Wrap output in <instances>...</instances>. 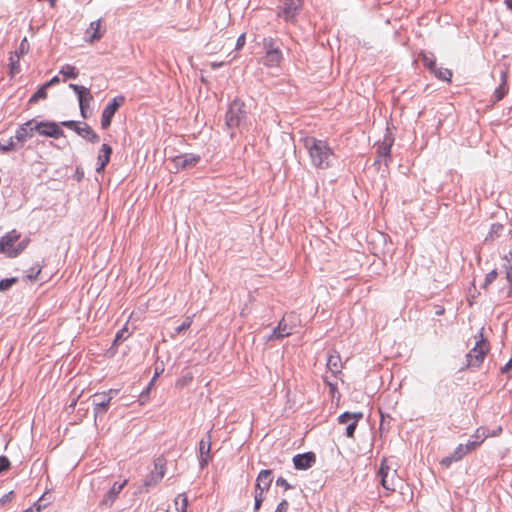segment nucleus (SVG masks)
I'll return each mask as SVG.
<instances>
[{
	"instance_id": "1",
	"label": "nucleus",
	"mask_w": 512,
	"mask_h": 512,
	"mask_svg": "<svg viewBox=\"0 0 512 512\" xmlns=\"http://www.w3.org/2000/svg\"><path fill=\"white\" fill-rule=\"evenodd\" d=\"M34 132L55 139L63 135V130H16L14 136H7L2 132L0 134V151L7 153L22 148L25 142L34 136Z\"/></svg>"
},
{
	"instance_id": "2",
	"label": "nucleus",
	"mask_w": 512,
	"mask_h": 512,
	"mask_svg": "<svg viewBox=\"0 0 512 512\" xmlns=\"http://www.w3.org/2000/svg\"><path fill=\"white\" fill-rule=\"evenodd\" d=\"M305 146L309 151L311 160L316 167L326 168L329 166V159L331 157V149L325 141L315 138H307Z\"/></svg>"
},
{
	"instance_id": "3",
	"label": "nucleus",
	"mask_w": 512,
	"mask_h": 512,
	"mask_svg": "<svg viewBox=\"0 0 512 512\" xmlns=\"http://www.w3.org/2000/svg\"><path fill=\"white\" fill-rule=\"evenodd\" d=\"M20 237L21 234L16 230H12L4 235L0 239V253H4L10 258L17 257L29 243V238H25L20 241L17 246H14Z\"/></svg>"
},
{
	"instance_id": "4",
	"label": "nucleus",
	"mask_w": 512,
	"mask_h": 512,
	"mask_svg": "<svg viewBox=\"0 0 512 512\" xmlns=\"http://www.w3.org/2000/svg\"><path fill=\"white\" fill-rule=\"evenodd\" d=\"M378 476L380 477V482L384 489L391 492L396 490L400 478L397 475V469L388 459L384 458L382 460L378 470Z\"/></svg>"
},
{
	"instance_id": "5",
	"label": "nucleus",
	"mask_w": 512,
	"mask_h": 512,
	"mask_svg": "<svg viewBox=\"0 0 512 512\" xmlns=\"http://www.w3.org/2000/svg\"><path fill=\"white\" fill-rule=\"evenodd\" d=\"M247 111L245 104L240 99H235L229 106L226 113V125L228 128H235L247 124Z\"/></svg>"
},
{
	"instance_id": "6",
	"label": "nucleus",
	"mask_w": 512,
	"mask_h": 512,
	"mask_svg": "<svg viewBox=\"0 0 512 512\" xmlns=\"http://www.w3.org/2000/svg\"><path fill=\"white\" fill-rule=\"evenodd\" d=\"M273 481V475L271 470H261L257 476L256 484H255V511L259 510L263 501H264V493L269 490L271 483Z\"/></svg>"
},
{
	"instance_id": "7",
	"label": "nucleus",
	"mask_w": 512,
	"mask_h": 512,
	"mask_svg": "<svg viewBox=\"0 0 512 512\" xmlns=\"http://www.w3.org/2000/svg\"><path fill=\"white\" fill-rule=\"evenodd\" d=\"M263 46L265 49L263 64L269 68L279 67L282 62L283 55L279 47L276 45L275 40L271 37L264 38Z\"/></svg>"
},
{
	"instance_id": "8",
	"label": "nucleus",
	"mask_w": 512,
	"mask_h": 512,
	"mask_svg": "<svg viewBox=\"0 0 512 512\" xmlns=\"http://www.w3.org/2000/svg\"><path fill=\"white\" fill-rule=\"evenodd\" d=\"M488 351L489 346L487 342L483 338H481L476 342L475 346L466 355L467 363L460 370L462 371L470 367H479L483 363Z\"/></svg>"
},
{
	"instance_id": "9",
	"label": "nucleus",
	"mask_w": 512,
	"mask_h": 512,
	"mask_svg": "<svg viewBox=\"0 0 512 512\" xmlns=\"http://www.w3.org/2000/svg\"><path fill=\"white\" fill-rule=\"evenodd\" d=\"M302 6V0H282L278 15L286 21L294 19Z\"/></svg>"
},
{
	"instance_id": "10",
	"label": "nucleus",
	"mask_w": 512,
	"mask_h": 512,
	"mask_svg": "<svg viewBox=\"0 0 512 512\" xmlns=\"http://www.w3.org/2000/svg\"><path fill=\"white\" fill-rule=\"evenodd\" d=\"M165 475V460L163 458H157L154 462V470L145 479L144 486L149 488L156 486Z\"/></svg>"
},
{
	"instance_id": "11",
	"label": "nucleus",
	"mask_w": 512,
	"mask_h": 512,
	"mask_svg": "<svg viewBox=\"0 0 512 512\" xmlns=\"http://www.w3.org/2000/svg\"><path fill=\"white\" fill-rule=\"evenodd\" d=\"M125 98L123 96H117L105 107L102 113L101 125L103 128L108 127L111 124V119L117 109L124 103Z\"/></svg>"
},
{
	"instance_id": "12",
	"label": "nucleus",
	"mask_w": 512,
	"mask_h": 512,
	"mask_svg": "<svg viewBox=\"0 0 512 512\" xmlns=\"http://www.w3.org/2000/svg\"><path fill=\"white\" fill-rule=\"evenodd\" d=\"M115 391L109 390V392L96 393L92 396V403L94 405L95 415L105 412L112 400V393Z\"/></svg>"
},
{
	"instance_id": "13",
	"label": "nucleus",
	"mask_w": 512,
	"mask_h": 512,
	"mask_svg": "<svg viewBox=\"0 0 512 512\" xmlns=\"http://www.w3.org/2000/svg\"><path fill=\"white\" fill-rule=\"evenodd\" d=\"M363 418L362 412H344L338 417V421L341 424H346V419H352V422L349 423L346 427V436L349 438L354 437V432L357 427V423Z\"/></svg>"
},
{
	"instance_id": "14",
	"label": "nucleus",
	"mask_w": 512,
	"mask_h": 512,
	"mask_svg": "<svg viewBox=\"0 0 512 512\" xmlns=\"http://www.w3.org/2000/svg\"><path fill=\"white\" fill-rule=\"evenodd\" d=\"M211 450V431L206 434V439L203 438L199 442V465L203 469L206 467L210 460Z\"/></svg>"
},
{
	"instance_id": "15",
	"label": "nucleus",
	"mask_w": 512,
	"mask_h": 512,
	"mask_svg": "<svg viewBox=\"0 0 512 512\" xmlns=\"http://www.w3.org/2000/svg\"><path fill=\"white\" fill-rule=\"evenodd\" d=\"M127 481H123L122 483L115 482L111 489L104 495L103 499L100 501L99 505L101 508L107 509L110 508L116 498L118 497L121 490L126 485Z\"/></svg>"
},
{
	"instance_id": "16",
	"label": "nucleus",
	"mask_w": 512,
	"mask_h": 512,
	"mask_svg": "<svg viewBox=\"0 0 512 512\" xmlns=\"http://www.w3.org/2000/svg\"><path fill=\"white\" fill-rule=\"evenodd\" d=\"M316 462V455L313 452L297 454L293 457L294 467L298 470H305L312 467Z\"/></svg>"
},
{
	"instance_id": "17",
	"label": "nucleus",
	"mask_w": 512,
	"mask_h": 512,
	"mask_svg": "<svg viewBox=\"0 0 512 512\" xmlns=\"http://www.w3.org/2000/svg\"><path fill=\"white\" fill-rule=\"evenodd\" d=\"M105 28L102 25V20H96L91 22L90 26L86 30V40L89 43H93L95 41H98L102 38L104 35Z\"/></svg>"
},
{
	"instance_id": "18",
	"label": "nucleus",
	"mask_w": 512,
	"mask_h": 512,
	"mask_svg": "<svg viewBox=\"0 0 512 512\" xmlns=\"http://www.w3.org/2000/svg\"><path fill=\"white\" fill-rule=\"evenodd\" d=\"M70 87L77 94L81 111L84 114L85 108L89 105L90 101L92 100V95L89 89L77 84H70Z\"/></svg>"
},
{
	"instance_id": "19",
	"label": "nucleus",
	"mask_w": 512,
	"mask_h": 512,
	"mask_svg": "<svg viewBox=\"0 0 512 512\" xmlns=\"http://www.w3.org/2000/svg\"><path fill=\"white\" fill-rule=\"evenodd\" d=\"M200 156L195 154H184L173 158V162L177 168L187 169L197 165Z\"/></svg>"
},
{
	"instance_id": "20",
	"label": "nucleus",
	"mask_w": 512,
	"mask_h": 512,
	"mask_svg": "<svg viewBox=\"0 0 512 512\" xmlns=\"http://www.w3.org/2000/svg\"><path fill=\"white\" fill-rule=\"evenodd\" d=\"M292 334V326L287 323V318L283 317L279 322L278 326L273 329L272 334L268 337V340L282 339Z\"/></svg>"
},
{
	"instance_id": "21",
	"label": "nucleus",
	"mask_w": 512,
	"mask_h": 512,
	"mask_svg": "<svg viewBox=\"0 0 512 512\" xmlns=\"http://www.w3.org/2000/svg\"><path fill=\"white\" fill-rule=\"evenodd\" d=\"M394 142V137L390 133L389 130H387L386 134L384 135V138L382 141H379L377 145V154L380 157H389L390 155V149Z\"/></svg>"
},
{
	"instance_id": "22",
	"label": "nucleus",
	"mask_w": 512,
	"mask_h": 512,
	"mask_svg": "<svg viewBox=\"0 0 512 512\" xmlns=\"http://www.w3.org/2000/svg\"><path fill=\"white\" fill-rule=\"evenodd\" d=\"M327 368L333 375L341 373L342 362L340 355L337 351L333 350L329 352L327 359Z\"/></svg>"
},
{
	"instance_id": "23",
	"label": "nucleus",
	"mask_w": 512,
	"mask_h": 512,
	"mask_svg": "<svg viewBox=\"0 0 512 512\" xmlns=\"http://www.w3.org/2000/svg\"><path fill=\"white\" fill-rule=\"evenodd\" d=\"M112 153V149L108 144H103L100 150V154L98 156V166L96 171L98 173L102 172L110 160V156Z\"/></svg>"
},
{
	"instance_id": "24",
	"label": "nucleus",
	"mask_w": 512,
	"mask_h": 512,
	"mask_svg": "<svg viewBox=\"0 0 512 512\" xmlns=\"http://www.w3.org/2000/svg\"><path fill=\"white\" fill-rule=\"evenodd\" d=\"M466 454L467 450H465L464 444H460L450 456L442 459L441 464L449 466L452 462L461 460Z\"/></svg>"
},
{
	"instance_id": "25",
	"label": "nucleus",
	"mask_w": 512,
	"mask_h": 512,
	"mask_svg": "<svg viewBox=\"0 0 512 512\" xmlns=\"http://www.w3.org/2000/svg\"><path fill=\"white\" fill-rule=\"evenodd\" d=\"M225 43H226V38L224 37V35H222L219 39L211 40L207 44V47L209 49V54L213 55V54H217V53L221 52L225 46Z\"/></svg>"
},
{
	"instance_id": "26",
	"label": "nucleus",
	"mask_w": 512,
	"mask_h": 512,
	"mask_svg": "<svg viewBox=\"0 0 512 512\" xmlns=\"http://www.w3.org/2000/svg\"><path fill=\"white\" fill-rule=\"evenodd\" d=\"M9 67L11 77L20 72V55L18 52H12L9 57Z\"/></svg>"
},
{
	"instance_id": "27",
	"label": "nucleus",
	"mask_w": 512,
	"mask_h": 512,
	"mask_svg": "<svg viewBox=\"0 0 512 512\" xmlns=\"http://www.w3.org/2000/svg\"><path fill=\"white\" fill-rule=\"evenodd\" d=\"M505 259L509 262L508 265H505V270L508 285L507 297H510L512 295V252L509 254V258L506 256Z\"/></svg>"
},
{
	"instance_id": "28",
	"label": "nucleus",
	"mask_w": 512,
	"mask_h": 512,
	"mask_svg": "<svg viewBox=\"0 0 512 512\" xmlns=\"http://www.w3.org/2000/svg\"><path fill=\"white\" fill-rule=\"evenodd\" d=\"M435 77L442 81L451 82L452 78V71L448 68L443 67H437L435 68V71L431 72Z\"/></svg>"
},
{
	"instance_id": "29",
	"label": "nucleus",
	"mask_w": 512,
	"mask_h": 512,
	"mask_svg": "<svg viewBox=\"0 0 512 512\" xmlns=\"http://www.w3.org/2000/svg\"><path fill=\"white\" fill-rule=\"evenodd\" d=\"M421 62L425 68H427L430 72L435 71L436 68V59L433 54H422Z\"/></svg>"
},
{
	"instance_id": "30",
	"label": "nucleus",
	"mask_w": 512,
	"mask_h": 512,
	"mask_svg": "<svg viewBox=\"0 0 512 512\" xmlns=\"http://www.w3.org/2000/svg\"><path fill=\"white\" fill-rule=\"evenodd\" d=\"M193 318H194V315L187 316L185 318V320L182 322V324L177 326L174 329V333L171 334V337L174 338L176 335L181 334V333L185 332L186 330H188L193 323Z\"/></svg>"
},
{
	"instance_id": "31",
	"label": "nucleus",
	"mask_w": 512,
	"mask_h": 512,
	"mask_svg": "<svg viewBox=\"0 0 512 512\" xmlns=\"http://www.w3.org/2000/svg\"><path fill=\"white\" fill-rule=\"evenodd\" d=\"M47 89L48 87H45V84H43L29 99L30 104H35L39 100L46 99L47 97Z\"/></svg>"
},
{
	"instance_id": "32",
	"label": "nucleus",
	"mask_w": 512,
	"mask_h": 512,
	"mask_svg": "<svg viewBox=\"0 0 512 512\" xmlns=\"http://www.w3.org/2000/svg\"><path fill=\"white\" fill-rule=\"evenodd\" d=\"M503 230V225L499 223H494L491 225L490 231L485 238V241H493L495 237H498Z\"/></svg>"
},
{
	"instance_id": "33",
	"label": "nucleus",
	"mask_w": 512,
	"mask_h": 512,
	"mask_svg": "<svg viewBox=\"0 0 512 512\" xmlns=\"http://www.w3.org/2000/svg\"><path fill=\"white\" fill-rule=\"evenodd\" d=\"M60 73L68 79H75L78 76V71L75 66L65 65L61 68Z\"/></svg>"
},
{
	"instance_id": "34",
	"label": "nucleus",
	"mask_w": 512,
	"mask_h": 512,
	"mask_svg": "<svg viewBox=\"0 0 512 512\" xmlns=\"http://www.w3.org/2000/svg\"><path fill=\"white\" fill-rule=\"evenodd\" d=\"M75 131L82 137L87 138L92 142L99 141V136L95 133L94 130H75Z\"/></svg>"
},
{
	"instance_id": "35",
	"label": "nucleus",
	"mask_w": 512,
	"mask_h": 512,
	"mask_svg": "<svg viewBox=\"0 0 512 512\" xmlns=\"http://www.w3.org/2000/svg\"><path fill=\"white\" fill-rule=\"evenodd\" d=\"M18 281L16 277L7 278L0 280V291L4 292L9 290L13 284H15Z\"/></svg>"
},
{
	"instance_id": "36",
	"label": "nucleus",
	"mask_w": 512,
	"mask_h": 512,
	"mask_svg": "<svg viewBox=\"0 0 512 512\" xmlns=\"http://www.w3.org/2000/svg\"><path fill=\"white\" fill-rule=\"evenodd\" d=\"M489 436L487 429L485 427H480L475 431V434L472 436L477 441H481V443Z\"/></svg>"
},
{
	"instance_id": "37",
	"label": "nucleus",
	"mask_w": 512,
	"mask_h": 512,
	"mask_svg": "<svg viewBox=\"0 0 512 512\" xmlns=\"http://www.w3.org/2000/svg\"><path fill=\"white\" fill-rule=\"evenodd\" d=\"M507 86L505 80H503L502 84L495 90V98L497 101L501 100L504 95L507 93Z\"/></svg>"
},
{
	"instance_id": "38",
	"label": "nucleus",
	"mask_w": 512,
	"mask_h": 512,
	"mask_svg": "<svg viewBox=\"0 0 512 512\" xmlns=\"http://www.w3.org/2000/svg\"><path fill=\"white\" fill-rule=\"evenodd\" d=\"M497 275L498 274L496 270L490 271L485 277V281L482 285V288L486 289L492 282L496 280Z\"/></svg>"
},
{
	"instance_id": "39",
	"label": "nucleus",
	"mask_w": 512,
	"mask_h": 512,
	"mask_svg": "<svg viewBox=\"0 0 512 512\" xmlns=\"http://www.w3.org/2000/svg\"><path fill=\"white\" fill-rule=\"evenodd\" d=\"M28 51H29V43H28L27 39H26V38H24V39L21 41V43H20V45H19V48H18V50H17L16 52H18V54H19V55H20V57H21L22 55H24V54L28 53Z\"/></svg>"
},
{
	"instance_id": "40",
	"label": "nucleus",
	"mask_w": 512,
	"mask_h": 512,
	"mask_svg": "<svg viewBox=\"0 0 512 512\" xmlns=\"http://www.w3.org/2000/svg\"><path fill=\"white\" fill-rule=\"evenodd\" d=\"M40 272H41V267H39V266L32 267L31 270L27 273L26 277L29 280H36L38 275L40 274Z\"/></svg>"
},
{
	"instance_id": "41",
	"label": "nucleus",
	"mask_w": 512,
	"mask_h": 512,
	"mask_svg": "<svg viewBox=\"0 0 512 512\" xmlns=\"http://www.w3.org/2000/svg\"><path fill=\"white\" fill-rule=\"evenodd\" d=\"M481 445V441H477L476 439L473 440V441H468L465 445H464V448L465 450H467V453L469 452H472L473 450H475L478 446Z\"/></svg>"
},
{
	"instance_id": "42",
	"label": "nucleus",
	"mask_w": 512,
	"mask_h": 512,
	"mask_svg": "<svg viewBox=\"0 0 512 512\" xmlns=\"http://www.w3.org/2000/svg\"><path fill=\"white\" fill-rule=\"evenodd\" d=\"M10 468V461L6 456L0 457V473L7 471Z\"/></svg>"
},
{
	"instance_id": "43",
	"label": "nucleus",
	"mask_w": 512,
	"mask_h": 512,
	"mask_svg": "<svg viewBox=\"0 0 512 512\" xmlns=\"http://www.w3.org/2000/svg\"><path fill=\"white\" fill-rule=\"evenodd\" d=\"M234 58H236V55H233L230 59H228L227 61H220V62H211L210 63V67L212 69H217L219 67H222L224 65H227L229 64Z\"/></svg>"
},
{
	"instance_id": "44",
	"label": "nucleus",
	"mask_w": 512,
	"mask_h": 512,
	"mask_svg": "<svg viewBox=\"0 0 512 512\" xmlns=\"http://www.w3.org/2000/svg\"><path fill=\"white\" fill-rule=\"evenodd\" d=\"M179 500H181V508H187L188 506V499L185 494H179L175 499V505H178Z\"/></svg>"
},
{
	"instance_id": "45",
	"label": "nucleus",
	"mask_w": 512,
	"mask_h": 512,
	"mask_svg": "<svg viewBox=\"0 0 512 512\" xmlns=\"http://www.w3.org/2000/svg\"><path fill=\"white\" fill-rule=\"evenodd\" d=\"M289 507V503L287 500H282L278 506L276 507L275 512H287Z\"/></svg>"
},
{
	"instance_id": "46",
	"label": "nucleus",
	"mask_w": 512,
	"mask_h": 512,
	"mask_svg": "<svg viewBox=\"0 0 512 512\" xmlns=\"http://www.w3.org/2000/svg\"><path fill=\"white\" fill-rule=\"evenodd\" d=\"M245 42H246V36H245V33H242L238 39H237V42H236V50H240L244 47L245 45Z\"/></svg>"
},
{
	"instance_id": "47",
	"label": "nucleus",
	"mask_w": 512,
	"mask_h": 512,
	"mask_svg": "<svg viewBox=\"0 0 512 512\" xmlns=\"http://www.w3.org/2000/svg\"><path fill=\"white\" fill-rule=\"evenodd\" d=\"M276 485L277 486H281L283 487L285 490H288L291 488V485L287 482L286 479H284L283 477H279L277 480H276Z\"/></svg>"
},
{
	"instance_id": "48",
	"label": "nucleus",
	"mask_w": 512,
	"mask_h": 512,
	"mask_svg": "<svg viewBox=\"0 0 512 512\" xmlns=\"http://www.w3.org/2000/svg\"><path fill=\"white\" fill-rule=\"evenodd\" d=\"M34 128H51V129H54V128H58L57 124L56 123H43V122H40V123H36Z\"/></svg>"
},
{
	"instance_id": "49",
	"label": "nucleus",
	"mask_w": 512,
	"mask_h": 512,
	"mask_svg": "<svg viewBox=\"0 0 512 512\" xmlns=\"http://www.w3.org/2000/svg\"><path fill=\"white\" fill-rule=\"evenodd\" d=\"M59 82H60L59 78L57 76H55L50 81L45 83V87L49 88L51 86H54V85L58 84Z\"/></svg>"
},
{
	"instance_id": "50",
	"label": "nucleus",
	"mask_w": 512,
	"mask_h": 512,
	"mask_svg": "<svg viewBox=\"0 0 512 512\" xmlns=\"http://www.w3.org/2000/svg\"><path fill=\"white\" fill-rule=\"evenodd\" d=\"M12 496H13V491H10L9 493L5 494L1 499H0V503H6L8 501H10L12 499Z\"/></svg>"
},
{
	"instance_id": "51",
	"label": "nucleus",
	"mask_w": 512,
	"mask_h": 512,
	"mask_svg": "<svg viewBox=\"0 0 512 512\" xmlns=\"http://www.w3.org/2000/svg\"><path fill=\"white\" fill-rule=\"evenodd\" d=\"M512 368V358L501 368L502 373H507Z\"/></svg>"
},
{
	"instance_id": "52",
	"label": "nucleus",
	"mask_w": 512,
	"mask_h": 512,
	"mask_svg": "<svg viewBox=\"0 0 512 512\" xmlns=\"http://www.w3.org/2000/svg\"><path fill=\"white\" fill-rule=\"evenodd\" d=\"M126 332H127L126 330H122V331L118 332L115 337L114 343H117L120 340H122L124 338V333H126Z\"/></svg>"
},
{
	"instance_id": "53",
	"label": "nucleus",
	"mask_w": 512,
	"mask_h": 512,
	"mask_svg": "<svg viewBox=\"0 0 512 512\" xmlns=\"http://www.w3.org/2000/svg\"><path fill=\"white\" fill-rule=\"evenodd\" d=\"M504 2L507 8L512 11V0H505Z\"/></svg>"
},
{
	"instance_id": "54",
	"label": "nucleus",
	"mask_w": 512,
	"mask_h": 512,
	"mask_svg": "<svg viewBox=\"0 0 512 512\" xmlns=\"http://www.w3.org/2000/svg\"><path fill=\"white\" fill-rule=\"evenodd\" d=\"M325 382L329 385L331 392H333V391L336 389L335 385H334V384H332V383H330V382L327 380V378H325Z\"/></svg>"
},
{
	"instance_id": "55",
	"label": "nucleus",
	"mask_w": 512,
	"mask_h": 512,
	"mask_svg": "<svg viewBox=\"0 0 512 512\" xmlns=\"http://www.w3.org/2000/svg\"><path fill=\"white\" fill-rule=\"evenodd\" d=\"M502 431V428L501 427H498L495 431H493V433L491 434L492 436H497L501 433Z\"/></svg>"
},
{
	"instance_id": "56",
	"label": "nucleus",
	"mask_w": 512,
	"mask_h": 512,
	"mask_svg": "<svg viewBox=\"0 0 512 512\" xmlns=\"http://www.w3.org/2000/svg\"><path fill=\"white\" fill-rule=\"evenodd\" d=\"M157 376H158V373L156 372V373H155V376H154V378H153V379H152V381L150 382V385H152V384H153V382H154V379H155V378H156Z\"/></svg>"
},
{
	"instance_id": "57",
	"label": "nucleus",
	"mask_w": 512,
	"mask_h": 512,
	"mask_svg": "<svg viewBox=\"0 0 512 512\" xmlns=\"http://www.w3.org/2000/svg\"><path fill=\"white\" fill-rule=\"evenodd\" d=\"M23 512H33V509L32 508H28V509L24 510Z\"/></svg>"
},
{
	"instance_id": "58",
	"label": "nucleus",
	"mask_w": 512,
	"mask_h": 512,
	"mask_svg": "<svg viewBox=\"0 0 512 512\" xmlns=\"http://www.w3.org/2000/svg\"><path fill=\"white\" fill-rule=\"evenodd\" d=\"M62 124H63V125H67V126H68V125H71V124H72V122H62Z\"/></svg>"
},
{
	"instance_id": "59",
	"label": "nucleus",
	"mask_w": 512,
	"mask_h": 512,
	"mask_svg": "<svg viewBox=\"0 0 512 512\" xmlns=\"http://www.w3.org/2000/svg\"><path fill=\"white\" fill-rule=\"evenodd\" d=\"M49 1H50V3H51V5H52V6H53V5L55 4V2H56V0H49Z\"/></svg>"
},
{
	"instance_id": "60",
	"label": "nucleus",
	"mask_w": 512,
	"mask_h": 512,
	"mask_svg": "<svg viewBox=\"0 0 512 512\" xmlns=\"http://www.w3.org/2000/svg\"><path fill=\"white\" fill-rule=\"evenodd\" d=\"M352 422V419H346V424H349Z\"/></svg>"
},
{
	"instance_id": "61",
	"label": "nucleus",
	"mask_w": 512,
	"mask_h": 512,
	"mask_svg": "<svg viewBox=\"0 0 512 512\" xmlns=\"http://www.w3.org/2000/svg\"><path fill=\"white\" fill-rule=\"evenodd\" d=\"M179 512H186V508H181Z\"/></svg>"
},
{
	"instance_id": "62",
	"label": "nucleus",
	"mask_w": 512,
	"mask_h": 512,
	"mask_svg": "<svg viewBox=\"0 0 512 512\" xmlns=\"http://www.w3.org/2000/svg\"><path fill=\"white\" fill-rule=\"evenodd\" d=\"M443 311L437 310V314H442Z\"/></svg>"
}]
</instances>
